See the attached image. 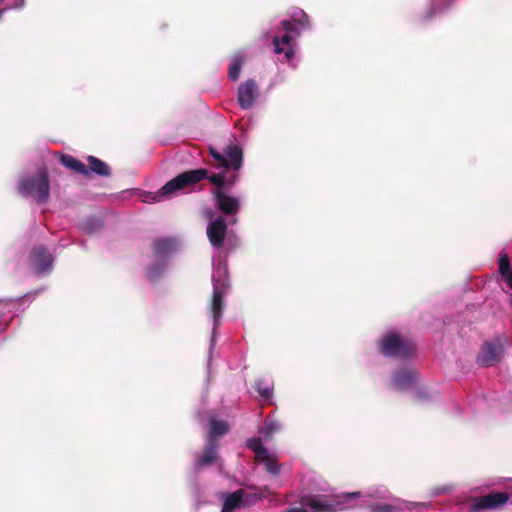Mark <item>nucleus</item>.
<instances>
[{
  "label": "nucleus",
  "instance_id": "4be33fe9",
  "mask_svg": "<svg viewBox=\"0 0 512 512\" xmlns=\"http://www.w3.org/2000/svg\"><path fill=\"white\" fill-rule=\"evenodd\" d=\"M244 61L245 57L240 53L233 56L228 69V77L230 80H238Z\"/></svg>",
  "mask_w": 512,
  "mask_h": 512
},
{
  "label": "nucleus",
  "instance_id": "dca6fc26",
  "mask_svg": "<svg viewBox=\"0 0 512 512\" xmlns=\"http://www.w3.org/2000/svg\"><path fill=\"white\" fill-rule=\"evenodd\" d=\"M299 14L301 15L300 18H296V14H293V20L282 21L281 25H282V28L285 30V32H287L289 34L294 33L296 35H299L300 30L298 28V25L301 28L309 27L308 15L303 10H300Z\"/></svg>",
  "mask_w": 512,
  "mask_h": 512
},
{
  "label": "nucleus",
  "instance_id": "423d86ee",
  "mask_svg": "<svg viewBox=\"0 0 512 512\" xmlns=\"http://www.w3.org/2000/svg\"><path fill=\"white\" fill-rule=\"evenodd\" d=\"M509 498L510 495L507 492H492L487 495L473 497L470 512L499 509L508 502Z\"/></svg>",
  "mask_w": 512,
  "mask_h": 512
},
{
  "label": "nucleus",
  "instance_id": "a211bd4d",
  "mask_svg": "<svg viewBox=\"0 0 512 512\" xmlns=\"http://www.w3.org/2000/svg\"><path fill=\"white\" fill-rule=\"evenodd\" d=\"M244 495L245 492L242 489L227 494L221 512H233L235 509L240 508L244 501Z\"/></svg>",
  "mask_w": 512,
  "mask_h": 512
},
{
  "label": "nucleus",
  "instance_id": "393cba45",
  "mask_svg": "<svg viewBox=\"0 0 512 512\" xmlns=\"http://www.w3.org/2000/svg\"><path fill=\"white\" fill-rule=\"evenodd\" d=\"M165 265L163 262H157L146 269V277L151 281H157L163 274Z\"/></svg>",
  "mask_w": 512,
  "mask_h": 512
},
{
  "label": "nucleus",
  "instance_id": "f257e3e1",
  "mask_svg": "<svg viewBox=\"0 0 512 512\" xmlns=\"http://www.w3.org/2000/svg\"><path fill=\"white\" fill-rule=\"evenodd\" d=\"M209 154L213 158V162H210V164L216 169H222L219 173L210 174L209 171L204 168L182 172L168 181L158 193L152 197V201L157 202L164 197H171L178 191L193 186L204 179H208L209 182L215 186L213 190L224 191L226 187L227 170L231 168L234 171H238L242 166V149L237 145H228L223 153H221L214 147H209Z\"/></svg>",
  "mask_w": 512,
  "mask_h": 512
},
{
  "label": "nucleus",
  "instance_id": "c85d7f7f",
  "mask_svg": "<svg viewBox=\"0 0 512 512\" xmlns=\"http://www.w3.org/2000/svg\"><path fill=\"white\" fill-rule=\"evenodd\" d=\"M238 180V175L236 173L231 174L230 176L226 175V187L231 188Z\"/></svg>",
  "mask_w": 512,
  "mask_h": 512
},
{
  "label": "nucleus",
  "instance_id": "cd10ccee",
  "mask_svg": "<svg viewBox=\"0 0 512 512\" xmlns=\"http://www.w3.org/2000/svg\"><path fill=\"white\" fill-rule=\"evenodd\" d=\"M269 494H270V491L267 488H264L258 494L247 495V498H254L255 500H260L262 498H265Z\"/></svg>",
  "mask_w": 512,
  "mask_h": 512
},
{
  "label": "nucleus",
  "instance_id": "c756f323",
  "mask_svg": "<svg viewBox=\"0 0 512 512\" xmlns=\"http://www.w3.org/2000/svg\"><path fill=\"white\" fill-rule=\"evenodd\" d=\"M267 429L270 433H274L278 430V424L275 422L269 423L267 425Z\"/></svg>",
  "mask_w": 512,
  "mask_h": 512
},
{
  "label": "nucleus",
  "instance_id": "9b49d317",
  "mask_svg": "<svg viewBox=\"0 0 512 512\" xmlns=\"http://www.w3.org/2000/svg\"><path fill=\"white\" fill-rule=\"evenodd\" d=\"M259 95L255 80L249 79L238 88V103L242 109H250Z\"/></svg>",
  "mask_w": 512,
  "mask_h": 512
},
{
  "label": "nucleus",
  "instance_id": "412c9836",
  "mask_svg": "<svg viewBox=\"0 0 512 512\" xmlns=\"http://www.w3.org/2000/svg\"><path fill=\"white\" fill-rule=\"evenodd\" d=\"M255 462L264 464L266 471L272 475L276 476L280 473V465L278 464L277 457L269 452Z\"/></svg>",
  "mask_w": 512,
  "mask_h": 512
},
{
  "label": "nucleus",
  "instance_id": "f8f14e48",
  "mask_svg": "<svg viewBox=\"0 0 512 512\" xmlns=\"http://www.w3.org/2000/svg\"><path fill=\"white\" fill-rule=\"evenodd\" d=\"M218 448L219 444L206 441L203 452L195 458V468L200 470L214 464L218 459Z\"/></svg>",
  "mask_w": 512,
  "mask_h": 512
},
{
  "label": "nucleus",
  "instance_id": "9d476101",
  "mask_svg": "<svg viewBox=\"0 0 512 512\" xmlns=\"http://www.w3.org/2000/svg\"><path fill=\"white\" fill-rule=\"evenodd\" d=\"M227 234V224L223 216H218L207 226V237L210 244L219 249L223 246Z\"/></svg>",
  "mask_w": 512,
  "mask_h": 512
},
{
  "label": "nucleus",
  "instance_id": "7ed1b4c3",
  "mask_svg": "<svg viewBox=\"0 0 512 512\" xmlns=\"http://www.w3.org/2000/svg\"><path fill=\"white\" fill-rule=\"evenodd\" d=\"M416 350L415 344L399 334L391 332L386 334L379 344V352L386 357L408 359Z\"/></svg>",
  "mask_w": 512,
  "mask_h": 512
},
{
  "label": "nucleus",
  "instance_id": "aec40b11",
  "mask_svg": "<svg viewBox=\"0 0 512 512\" xmlns=\"http://www.w3.org/2000/svg\"><path fill=\"white\" fill-rule=\"evenodd\" d=\"M87 162H88L87 168H88L89 172L91 171L99 176H104V177L110 176L111 170H110L109 166L101 159H99L95 156H88Z\"/></svg>",
  "mask_w": 512,
  "mask_h": 512
},
{
  "label": "nucleus",
  "instance_id": "b1692460",
  "mask_svg": "<svg viewBox=\"0 0 512 512\" xmlns=\"http://www.w3.org/2000/svg\"><path fill=\"white\" fill-rule=\"evenodd\" d=\"M255 390L265 400H269L273 395V387L263 379H259L254 384Z\"/></svg>",
  "mask_w": 512,
  "mask_h": 512
},
{
  "label": "nucleus",
  "instance_id": "a878e982",
  "mask_svg": "<svg viewBox=\"0 0 512 512\" xmlns=\"http://www.w3.org/2000/svg\"><path fill=\"white\" fill-rule=\"evenodd\" d=\"M498 270L501 276L505 279L511 272L509 256L506 253H501L498 260Z\"/></svg>",
  "mask_w": 512,
  "mask_h": 512
},
{
  "label": "nucleus",
  "instance_id": "20e7f679",
  "mask_svg": "<svg viewBox=\"0 0 512 512\" xmlns=\"http://www.w3.org/2000/svg\"><path fill=\"white\" fill-rule=\"evenodd\" d=\"M300 503L314 512H335L343 509L345 501L339 496L305 495L301 497Z\"/></svg>",
  "mask_w": 512,
  "mask_h": 512
},
{
  "label": "nucleus",
  "instance_id": "473e14b6",
  "mask_svg": "<svg viewBox=\"0 0 512 512\" xmlns=\"http://www.w3.org/2000/svg\"><path fill=\"white\" fill-rule=\"evenodd\" d=\"M356 496H358V493H352V494H348V495L346 496V498H354V497H356Z\"/></svg>",
  "mask_w": 512,
  "mask_h": 512
},
{
  "label": "nucleus",
  "instance_id": "1a4fd4ad",
  "mask_svg": "<svg viewBox=\"0 0 512 512\" xmlns=\"http://www.w3.org/2000/svg\"><path fill=\"white\" fill-rule=\"evenodd\" d=\"M214 205L224 215H235L240 210V201L237 197L230 196L224 191L211 190Z\"/></svg>",
  "mask_w": 512,
  "mask_h": 512
},
{
  "label": "nucleus",
  "instance_id": "f3484780",
  "mask_svg": "<svg viewBox=\"0 0 512 512\" xmlns=\"http://www.w3.org/2000/svg\"><path fill=\"white\" fill-rule=\"evenodd\" d=\"M59 161L67 169L72 170L77 174L84 176L89 175L87 166L71 155L59 153Z\"/></svg>",
  "mask_w": 512,
  "mask_h": 512
},
{
  "label": "nucleus",
  "instance_id": "6ab92c4d",
  "mask_svg": "<svg viewBox=\"0 0 512 512\" xmlns=\"http://www.w3.org/2000/svg\"><path fill=\"white\" fill-rule=\"evenodd\" d=\"M229 426L225 421H218L212 419L210 421V430L207 435V442H213L214 444H219L218 439L228 433Z\"/></svg>",
  "mask_w": 512,
  "mask_h": 512
},
{
  "label": "nucleus",
  "instance_id": "ddd939ff",
  "mask_svg": "<svg viewBox=\"0 0 512 512\" xmlns=\"http://www.w3.org/2000/svg\"><path fill=\"white\" fill-rule=\"evenodd\" d=\"M417 380V373L412 369H401L393 376V383L399 390H406L414 386Z\"/></svg>",
  "mask_w": 512,
  "mask_h": 512
},
{
  "label": "nucleus",
  "instance_id": "6e6552de",
  "mask_svg": "<svg viewBox=\"0 0 512 512\" xmlns=\"http://www.w3.org/2000/svg\"><path fill=\"white\" fill-rule=\"evenodd\" d=\"M29 266L37 274L48 271L53 264V256L46 247L39 245L32 249L29 255Z\"/></svg>",
  "mask_w": 512,
  "mask_h": 512
},
{
  "label": "nucleus",
  "instance_id": "5701e85b",
  "mask_svg": "<svg viewBox=\"0 0 512 512\" xmlns=\"http://www.w3.org/2000/svg\"><path fill=\"white\" fill-rule=\"evenodd\" d=\"M246 446L255 453V461L268 452L263 446L261 438L258 437L249 438Z\"/></svg>",
  "mask_w": 512,
  "mask_h": 512
},
{
  "label": "nucleus",
  "instance_id": "bb28decb",
  "mask_svg": "<svg viewBox=\"0 0 512 512\" xmlns=\"http://www.w3.org/2000/svg\"><path fill=\"white\" fill-rule=\"evenodd\" d=\"M371 512H404L403 508L388 504V503H376L370 506Z\"/></svg>",
  "mask_w": 512,
  "mask_h": 512
},
{
  "label": "nucleus",
  "instance_id": "4468645a",
  "mask_svg": "<svg viewBox=\"0 0 512 512\" xmlns=\"http://www.w3.org/2000/svg\"><path fill=\"white\" fill-rule=\"evenodd\" d=\"M176 249V241L172 238H157L153 241V254L162 259L172 254Z\"/></svg>",
  "mask_w": 512,
  "mask_h": 512
},
{
  "label": "nucleus",
  "instance_id": "0eeeda50",
  "mask_svg": "<svg viewBox=\"0 0 512 512\" xmlns=\"http://www.w3.org/2000/svg\"><path fill=\"white\" fill-rule=\"evenodd\" d=\"M229 289L228 280L224 275L223 278L213 277V293L211 300V314L214 319L215 326L218 324L219 319L222 316L224 308V296Z\"/></svg>",
  "mask_w": 512,
  "mask_h": 512
},
{
  "label": "nucleus",
  "instance_id": "2f4dec72",
  "mask_svg": "<svg viewBox=\"0 0 512 512\" xmlns=\"http://www.w3.org/2000/svg\"><path fill=\"white\" fill-rule=\"evenodd\" d=\"M7 328V324H3L0 320V334H2Z\"/></svg>",
  "mask_w": 512,
  "mask_h": 512
},
{
  "label": "nucleus",
  "instance_id": "f03ea898",
  "mask_svg": "<svg viewBox=\"0 0 512 512\" xmlns=\"http://www.w3.org/2000/svg\"><path fill=\"white\" fill-rule=\"evenodd\" d=\"M23 196H31L38 204H44L50 196L49 177L46 170H41L36 176L21 179L18 187Z\"/></svg>",
  "mask_w": 512,
  "mask_h": 512
},
{
  "label": "nucleus",
  "instance_id": "39448f33",
  "mask_svg": "<svg viewBox=\"0 0 512 512\" xmlns=\"http://www.w3.org/2000/svg\"><path fill=\"white\" fill-rule=\"evenodd\" d=\"M504 355V345L499 337L485 341L481 346L477 363L483 367H491L500 362Z\"/></svg>",
  "mask_w": 512,
  "mask_h": 512
},
{
  "label": "nucleus",
  "instance_id": "2eb2a0df",
  "mask_svg": "<svg viewBox=\"0 0 512 512\" xmlns=\"http://www.w3.org/2000/svg\"><path fill=\"white\" fill-rule=\"evenodd\" d=\"M292 36L287 33L283 36H275L273 38L274 52L276 54L284 53L286 60H291L294 57V49L291 46Z\"/></svg>",
  "mask_w": 512,
  "mask_h": 512
},
{
  "label": "nucleus",
  "instance_id": "7c9ffc66",
  "mask_svg": "<svg viewBox=\"0 0 512 512\" xmlns=\"http://www.w3.org/2000/svg\"><path fill=\"white\" fill-rule=\"evenodd\" d=\"M508 286L512 289V272L504 279Z\"/></svg>",
  "mask_w": 512,
  "mask_h": 512
}]
</instances>
